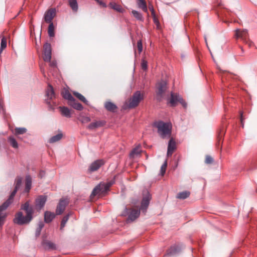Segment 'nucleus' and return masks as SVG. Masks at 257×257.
Returning a JSON list of instances; mask_svg holds the SVG:
<instances>
[{"label":"nucleus","mask_w":257,"mask_h":257,"mask_svg":"<svg viewBox=\"0 0 257 257\" xmlns=\"http://www.w3.org/2000/svg\"><path fill=\"white\" fill-rule=\"evenodd\" d=\"M144 98V95L140 91H136L126 103L127 107L134 108L138 106L140 102Z\"/></svg>","instance_id":"nucleus-4"},{"label":"nucleus","mask_w":257,"mask_h":257,"mask_svg":"<svg viewBox=\"0 0 257 257\" xmlns=\"http://www.w3.org/2000/svg\"><path fill=\"white\" fill-rule=\"evenodd\" d=\"M59 110L61 112V114L63 116H64L66 117H70L71 116V114L70 112V110L66 106H60L59 107Z\"/></svg>","instance_id":"nucleus-25"},{"label":"nucleus","mask_w":257,"mask_h":257,"mask_svg":"<svg viewBox=\"0 0 257 257\" xmlns=\"http://www.w3.org/2000/svg\"><path fill=\"white\" fill-rule=\"evenodd\" d=\"M98 4L101 6L103 8H106L107 7L106 4L102 2L101 0H95Z\"/></svg>","instance_id":"nucleus-44"},{"label":"nucleus","mask_w":257,"mask_h":257,"mask_svg":"<svg viewBox=\"0 0 257 257\" xmlns=\"http://www.w3.org/2000/svg\"><path fill=\"white\" fill-rule=\"evenodd\" d=\"M91 120L90 118L88 116L84 117L83 118L82 122H89Z\"/></svg>","instance_id":"nucleus-49"},{"label":"nucleus","mask_w":257,"mask_h":257,"mask_svg":"<svg viewBox=\"0 0 257 257\" xmlns=\"http://www.w3.org/2000/svg\"><path fill=\"white\" fill-rule=\"evenodd\" d=\"M167 161L166 160L165 161V162L163 163V164L162 165L161 168L160 174L162 176H163L165 174V173L166 172V168H167Z\"/></svg>","instance_id":"nucleus-39"},{"label":"nucleus","mask_w":257,"mask_h":257,"mask_svg":"<svg viewBox=\"0 0 257 257\" xmlns=\"http://www.w3.org/2000/svg\"><path fill=\"white\" fill-rule=\"evenodd\" d=\"M63 137V134L60 133L55 136L52 137L49 141L50 143H54L60 141Z\"/></svg>","instance_id":"nucleus-31"},{"label":"nucleus","mask_w":257,"mask_h":257,"mask_svg":"<svg viewBox=\"0 0 257 257\" xmlns=\"http://www.w3.org/2000/svg\"><path fill=\"white\" fill-rule=\"evenodd\" d=\"M71 215V213H68L67 215L64 216L61 221V225H60V230H62L63 228L65 227L66 223L69 218V216Z\"/></svg>","instance_id":"nucleus-33"},{"label":"nucleus","mask_w":257,"mask_h":257,"mask_svg":"<svg viewBox=\"0 0 257 257\" xmlns=\"http://www.w3.org/2000/svg\"><path fill=\"white\" fill-rule=\"evenodd\" d=\"M149 8L150 11L151 12V14H152V16L153 17H155V16H156L155 12V10L154 9L153 6H149Z\"/></svg>","instance_id":"nucleus-46"},{"label":"nucleus","mask_w":257,"mask_h":257,"mask_svg":"<svg viewBox=\"0 0 257 257\" xmlns=\"http://www.w3.org/2000/svg\"><path fill=\"white\" fill-rule=\"evenodd\" d=\"M109 7L116 11L117 12L120 13H123L125 11L124 9H123V8L119 4H116L115 2H112L109 3Z\"/></svg>","instance_id":"nucleus-20"},{"label":"nucleus","mask_w":257,"mask_h":257,"mask_svg":"<svg viewBox=\"0 0 257 257\" xmlns=\"http://www.w3.org/2000/svg\"><path fill=\"white\" fill-rule=\"evenodd\" d=\"M240 117L241 123L242 124V127H243V121L244 118H243V112L242 111H240Z\"/></svg>","instance_id":"nucleus-48"},{"label":"nucleus","mask_w":257,"mask_h":257,"mask_svg":"<svg viewBox=\"0 0 257 257\" xmlns=\"http://www.w3.org/2000/svg\"><path fill=\"white\" fill-rule=\"evenodd\" d=\"M132 14L133 16L138 21L143 22L144 21V18L142 15V14L140 13L139 12L136 11V10H133L132 11Z\"/></svg>","instance_id":"nucleus-30"},{"label":"nucleus","mask_w":257,"mask_h":257,"mask_svg":"<svg viewBox=\"0 0 257 257\" xmlns=\"http://www.w3.org/2000/svg\"><path fill=\"white\" fill-rule=\"evenodd\" d=\"M54 26L53 23H51L48 27V33L50 37H53L55 36Z\"/></svg>","instance_id":"nucleus-36"},{"label":"nucleus","mask_w":257,"mask_h":257,"mask_svg":"<svg viewBox=\"0 0 257 257\" xmlns=\"http://www.w3.org/2000/svg\"><path fill=\"white\" fill-rule=\"evenodd\" d=\"M41 71H42L43 73H44V69H42V67H41Z\"/></svg>","instance_id":"nucleus-53"},{"label":"nucleus","mask_w":257,"mask_h":257,"mask_svg":"<svg viewBox=\"0 0 257 257\" xmlns=\"http://www.w3.org/2000/svg\"><path fill=\"white\" fill-rule=\"evenodd\" d=\"M190 195V192L188 191H184L180 192L177 194V197L179 199H184L188 197Z\"/></svg>","instance_id":"nucleus-38"},{"label":"nucleus","mask_w":257,"mask_h":257,"mask_svg":"<svg viewBox=\"0 0 257 257\" xmlns=\"http://www.w3.org/2000/svg\"><path fill=\"white\" fill-rule=\"evenodd\" d=\"M56 14V11L54 9H50L46 11L44 15V20L47 23H52V21Z\"/></svg>","instance_id":"nucleus-15"},{"label":"nucleus","mask_w":257,"mask_h":257,"mask_svg":"<svg viewBox=\"0 0 257 257\" xmlns=\"http://www.w3.org/2000/svg\"><path fill=\"white\" fill-rule=\"evenodd\" d=\"M32 187V178L30 175H27L25 179V188L24 192L29 193Z\"/></svg>","instance_id":"nucleus-24"},{"label":"nucleus","mask_w":257,"mask_h":257,"mask_svg":"<svg viewBox=\"0 0 257 257\" xmlns=\"http://www.w3.org/2000/svg\"><path fill=\"white\" fill-rule=\"evenodd\" d=\"M22 178L18 176L15 179V187L14 190L12 191L9 198L5 202L8 205H10L13 202L14 198L17 192L19 189L20 188L22 183Z\"/></svg>","instance_id":"nucleus-8"},{"label":"nucleus","mask_w":257,"mask_h":257,"mask_svg":"<svg viewBox=\"0 0 257 257\" xmlns=\"http://www.w3.org/2000/svg\"><path fill=\"white\" fill-rule=\"evenodd\" d=\"M8 141L11 146L14 149H18L19 148L18 143L16 139L13 136H10L8 138Z\"/></svg>","instance_id":"nucleus-28"},{"label":"nucleus","mask_w":257,"mask_h":257,"mask_svg":"<svg viewBox=\"0 0 257 257\" xmlns=\"http://www.w3.org/2000/svg\"><path fill=\"white\" fill-rule=\"evenodd\" d=\"M168 102L172 107L176 106L178 102H180L184 108L187 107V103L184 99L178 93L173 92L171 93V96L168 99Z\"/></svg>","instance_id":"nucleus-5"},{"label":"nucleus","mask_w":257,"mask_h":257,"mask_svg":"<svg viewBox=\"0 0 257 257\" xmlns=\"http://www.w3.org/2000/svg\"><path fill=\"white\" fill-rule=\"evenodd\" d=\"M153 20H154V23L158 26L159 25V22L158 21V20L157 19L156 16H155V17H153Z\"/></svg>","instance_id":"nucleus-52"},{"label":"nucleus","mask_w":257,"mask_h":257,"mask_svg":"<svg viewBox=\"0 0 257 257\" xmlns=\"http://www.w3.org/2000/svg\"><path fill=\"white\" fill-rule=\"evenodd\" d=\"M10 205L4 202L0 206V222L4 219L7 216L6 213L3 211L5 210Z\"/></svg>","instance_id":"nucleus-27"},{"label":"nucleus","mask_w":257,"mask_h":257,"mask_svg":"<svg viewBox=\"0 0 257 257\" xmlns=\"http://www.w3.org/2000/svg\"><path fill=\"white\" fill-rule=\"evenodd\" d=\"M154 126L158 128V133L162 138H169L171 136L172 125L170 123L160 120L155 122Z\"/></svg>","instance_id":"nucleus-3"},{"label":"nucleus","mask_w":257,"mask_h":257,"mask_svg":"<svg viewBox=\"0 0 257 257\" xmlns=\"http://www.w3.org/2000/svg\"><path fill=\"white\" fill-rule=\"evenodd\" d=\"M69 203V200L67 198L61 199L56 209V214L60 215L65 210L66 206Z\"/></svg>","instance_id":"nucleus-12"},{"label":"nucleus","mask_w":257,"mask_h":257,"mask_svg":"<svg viewBox=\"0 0 257 257\" xmlns=\"http://www.w3.org/2000/svg\"><path fill=\"white\" fill-rule=\"evenodd\" d=\"M128 215L127 220L133 221L139 217L140 215V210L136 209L125 208L123 213V215Z\"/></svg>","instance_id":"nucleus-9"},{"label":"nucleus","mask_w":257,"mask_h":257,"mask_svg":"<svg viewBox=\"0 0 257 257\" xmlns=\"http://www.w3.org/2000/svg\"><path fill=\"white\" fill-rule=\"evenodd\" d=\"M21 211L17 212L13 219L15 224L23 225L29 224L33 218L34 208L29 200L21 205Z\"/></svg>","instance_id":"nucleus-1"},{"label":"nucleus","mask_w":257,"mask_h":257,"mask_svg":"<svg viewBox=\"0 0 257 257\" xmlns=\"http://www.w3.org/2000/svg\"><path fill=\"white\" fill-rule=\"evenodd\" d=\"M62 96L64 99L68 100V102L72 101V100L74 98L71 94L67 90L62 93Z\"/></svg>","instance_id":"nucleus-35"},{"label":"nucleus","mask_w":257,"mask_h":257,"mask_svg":"<svg viewBox=\"0 0 257 257\" xmlns=\"http://www.w3.org/2000/svg\"><path fill=\"white\" fill-rule=\"evenodd\" d=\"M236 39H240L244 43H247L249 47H251L252 43L248 40V32L246 30L236 29L235 33Z\"/></svg>","instance_id":"nucleus-7"},{"label":"nucleus","mask_w":257,"mask_h":257,"mask_svg":"<svg viewBox=\"0 0 257 257\" xmlns=\"http://www.w3.org/2000/svg\"><path fill=\"white\" fill-rule=\"evenodd\" d=\"M105 109L110 112H115L117 108V106L111 101H106L104 104Z\"/></svg>","instance_id":"nucleus-23"},{"label":"nucleus","mask_w":257,"mask_h":257,"mask_svg":"<svg viewBox=\"0 0 257 257\" xmlns=\"http://www.w3.org/2000/svg\"><path fill=\"white\" fill-rule=\"evenodd\" d=\"M73 94L75 96H76L80 101H81L82 102H83V103H84L86 104H88V101L85 98V97L83 95H82L81 94H80L77 92H74Z\"/></svg>","instance_id":"nucleus-34"},{"label":"nucleus","mask_w":257,"mask_h":257,"mask_svg":"<svg viewBox=\"0 0 257 257\" xmlns=\"http://www.w3.org/2000/svg\"><path fill=\"white\" fill-rule=\"evenodd\" d=\"M151 199V195L150 193L147 190L144 191L143 197L140 207V209L142 210L143 212H146Z\"/></svg>","instance_id":"nucleus-10"},{"label":"nucleus","mask_w":257,"mask_h":257,"mask_svg":"<svg viewBox=\"0 0 257 257\" xmlns=\"http://www.w3.org/2000/svg\"><path fill=\"white\" fill-rule=\"evenodd\" d=\"M44 226V223L42 221L39 222L38 224V227L42 229Z\"/></svg>","instance_id":"nucleus-50"},{"label":"nucleus","mask_w":257,"mask_h":257,"mask_svg":"<svg viewBox=\"0 0 257 257\" xmlns=\"http://www.w3.org/2000/svg\"><path fill=\"white\" fill-rule=\"evenodd\" d=\"M27 129L25 127H16L15 129L14 134L15 135L18 136L19 135H23L26 133Z\"/></svg>","instance_id":"nucleus-37"},{"label":"nucleus","mask_w":257,"mask_h":257,"mask_svg":"<svg viewBox=\"0 0 257 257\" xmlns=\"http://www.w3.org/2000/svg\"><path fill=\"white\" fill-rule=\"evenodd\" d=\"M142 69L145 71L148 69V62L144 59H142L141 61Z\"/></svg>","instance_id":"nucleus-40"},{"label":"nucleus","mask_w":257,"mask_h":257,"mask_svg":"<svg viewBox=\"0 0 257 257\" xmlns=\"http://www.w3.org/2000/svg\"><path fill=\"white\" fill-rule=\"evenodd\" d=\"M46 95L48 97V99L46 100V103L48 104H50V99H52L55 97V93L53 89V88L52 85H49L47 91H46Z\"/></svg>","instance_id":"nucleus-19"},{"label":"nucleus","mask_w":257,"mask_h":257,"mask_svg":"<svg viewBox=\"0 0 257 257\" xmlns=\"http://www.w3.org/2000/svg\"><path fill=\"white\" fill-rule=\"evenodd\" d=\"M141 152V150L140 146H139L135 148H134L130 153V156L131 158H134L136 156H137L140 154Z\"/></svg>","instance_id":"nucleus-29"},{"label":"nucleus","mask_w":257,"mask_h":257,"mask_svg":"<svg viewBox=\"0 0 257 257\" xmlns=\"http://www.w3.org/2000/svg\"><path fill=\"white\" fill-rule=\"evenodd\" d=\"M69 5L74 12L78 10V4L76 0H68Z\"/></svg>","instance_id":"nucleus-32"},{"label":"nucleus","mask_w":257,"mask_h":257,"mask_svg":"<svg viewBox=\"0 0 257 257\" xmlns=\"http://www.w3.org/2000/svg\"><path fill=\"white\" fill-rule=\"evenodd\" d=\"M105 161L103 159L97 160L92 162L88 168L89 172H93L98 170L102 166L105 164Z\"/></svg>","instance_id":"nucleus-13"},{"label":"nucleus","mask_w":257,"mask_h":257,"mask_svg":"<svg viewBox=\"0 0 257 257\" xmlns=\"http://www.w3.org/2000/svg\"><path fill=\"white\" fill-rule=\"evenodd\" d=\"M138 7L145 13H148L147 3L145 0H137Z\"/></svg>","instance_id":"nucleus-26"},{"label":"nucleus","mask_w":257,"mask_h":257,"mask_svg":"<svg viewBox=\"0 0 257 257\" xmlns=\"http://www.w3.org/2000/svg\"><path fill=\"white\" fill-rule=\"evenodd\" d=\"M42 229L38 228L37 227V228L36 230V232H35L36 237H38L40 235Z\"/></svg>","instance_id":"nucleus-47"},{"label":"nucleus","mask_w":257,"mask_h":257,"mask_svg":"<svg viewBox=\"0 0 257 257\" xmlns=\"http://www.w3.org/2000/svg\"><path fill=\"white\" fill-rule=\"evenodd\" d=\"M205 163L206 164H210L213 163V159L210 156H206L205 158Z\"/></svg>","instance_id":"nucleus-43"},{"label":"nucleus","mask_w":257,"mask_h":257,"mask_svg":"<svg viewBox=\"0 0 257 257\" xmlns=\"http://www.w3.org/2000/svg\"><path fill=\"white\" fill-rule=\"evenodd\" d=\"M55 217V214L49 211L44 213V221L46 223L51 222Z\"/></svg>","instance_id":"nucleus-22"},{"label":"nucleus","mask_w":257,"mask_h":257,"mask_svg":"<svg viewBox=\"0 0 257 257\" xmlns=\"http://www.w3.org/2000/svg\"><path fill=\"white\" fill-rule=\"evenodd\" d=\"M106 123L105 121L103 120H97L90 123L87 126V128L89 130H93L96 128L102 127L104 126Z\"/></svg>","instance_id":"nucleus-17"},{"label":"nucleus","mask_w":257,"mask_h":257,"mask_svg":"<svg viewBox=\"0 0 257 257\" xmlns=\"http://www.w3.org/2000/svg\"><path fill=\"white\" fill-rule=\"evenodd\" d=\"M176 148V145L175 142L172 138L170 140L168 146L167 150V156L170 157L171 156L174 151L175 150Z\"/></svg>","instance_id":"nucleus-18"},{"label":"nucleus","mask_w":257,"mask_h":257,"mask_svg":"<svg viewBox=\"0 0 257 257\" xmlns=\"http://www.w3.org/2000/svg\"><path fill=\"white\" fill-rule=\"evenodd\" d=\"M116 176L108 181L106 183L100 182L92 190L90 197L93 198L96 195L100 196L104 195L109 190V188L115 182Z\"/></svg>","instance_id":"nucleus-2"},{"label":"nucleus","mask_w":257,"mask_h":257,"mask_svg":"<svg viewBox=\"0 0 257 257\" xmlns=\"http://www.w3.org/2000/svg\"><path fill=\"white\" fill-rule=\"evenodd\" d=\"M50 63V66L53 68H56L57 67V62L55 61H49Z\"/></svg>","instance_id":"nucleus-45"},{"label":"nucleus","mask_w":257,"mask_h":257,"mask_svg":"<svg viewBox=\"0 0 257 257\" xmlns=\"http://www.w3.org/2000/svg\"><path fill=\"white\" fill-rule=\"evenodd\" d=\"M7 47V40L5 37L2 38L1 40V51Z\"/></svg>","instance_id":"nucleus-41"},{"label":"nucleus","mask_w":257,"mask_h":257,"mask_svg":"<svg viewBox=\"0 0 257 257\" xmlns=\"http://www.w3.org/2000/svg\"><path fill=\"white\" fill-rule=\"evenodd\" d=\"M68 104L73 108L78 110H82L83 109L82 105L77 102L75 98L72 100V101L68 102Z\"/></svg>","instance_id":"nucleus-21"},{"label":"nucleus","mask_w":257,"mask_h":257,"mask_svg":"<svg viewBox=\"0 0 257 257\" xmlns=\"http://www.w3.org/2000/svg\"><path fill=\"white\" fill-rule=\"evenodd\" d=\"M47 201V197L46 196L40 195L35 200L36 208L38 210H41L44 206Z\"/></svg>","instance_id":"nucleus-14"},{"label":"nucleus","mask_w":257,"mask_h":257,"mask_svg":"<svg viewBox=\"0 0 257 257\" xmlns=\"http://www.w3.org/2000/svg\"><path fill=\"white\" fill-rule=\"evenodd\" d=\"M137 48L139 53H141L143 51V44L141 40H140L137 42Z\"/></svg>","instance_id":"nucleus-42"},{"label":"nucleus","mask_w":257,"mask_h":257,"mask_svg":"<svg viewBox=\"0 0 257 257\" xmlns=\"http://www.w3.org/2000/svg\"><path fill=\"white\" fill-rule=\"evenodd\" d=\"M181 249L182 245L179 244H174L167 250V254L169 255H175L179 253Z\"/></svg>","instance_id":"nucleus-16"},{"label":"nucleus","mask_w":257,"mask_h":257,"mask_svg":"<svg viewBox=\"0 0 257 257\" xmlns=\"http://www.w3.org/2000/svg\"><path fill=\"white\" fill-rule=\"evenodd\" d=\"M167 89V84L165 81L162 80L158 83L156 94L157 99L161 101L165 98V92Z\"/></svg>","instance_id":"nucleus-6"},{"label":"nucleus","mask_w":257,"mask_h":257,"mask_svg":"<svg viewBox=\"0 0 257 257\" xmlns=\"http://www.w3.org/2000/svg\"><path fill=\"white\" fill-rule=\"evenodd\" d=\"M52 50L50 44L46 43L43 46V60L50 61L51 60Z\"/></svg>","instance_id":"nucleus-11"},{"label":"nucleus","mask_w":257,"mask_h":257,"mask_svg":"<svg viewBox=\"0 0 257 257\" xmlns=\"http://www.w3.org/2000/svg\"><path fill=\"white\" fill-rule=\"evenodd\" d=\"M49 247L52 249L55 248V244L52 242H49L48 243Z\"/></svg>","instance_id":"nucleus-51"}]
</instances>
